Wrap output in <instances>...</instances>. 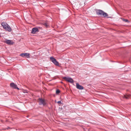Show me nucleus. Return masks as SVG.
<instances>
[{
	"label": "nucleus",
	"mask_w": 131,
	"mask_h": 131,
	"mask_svg": "<svg viewBox=\"0 0 131 131\" xmlns=\"http://www.w3.org/2000/svg\"><path fill=\"white\" fill-rule=\"evenodd\" d=\"M38 29L37 28L35 27L32 28L31 31V33L35 34L36 32H38Z\"/></svg>",
	"instance_id": "obj_7"
},
{
	"label": "nucleus",
	"mask_w": 131,
	"mask_h": 131,
	"mask_svg": "<svg viewBox=\"0 0 131 131\" xmlns=\"http://www.w3.org/2000/svg\"><path fill=\"white\" fill-rule=\"evenodd\" d=\"M39 104L43 105H46V103L44 99L39 98Z\"/></svg>",
	"instance_id": "obj_4"
},
{
	"label": "nucleus",
	"mask_w": 131,
	"mask_h": 131,
	"mask_svg": "<svg viewBox=\"0 0 131 131\" xmlns=\"http://www.w3.org/2000/svg\"><path fill=\"white\" fill-rule=\"evenodd\" d=\"M57 103H58V104H61V101H58V102H57Z\"/></svg>",
	"instance_id": "obj_16"
},
{
	"label": "nucleus",
	"mask_w": 131,
	"mask_h": 131,
	"mask_svg": "<svg viewBox=\"0 0 131 131\" xmlns=\"http://www.w3.org/2000/svg\"><path fill=\"white\" fill-rule=\"evenodd\" d=\"M44 25L46 27L48 26V25L46 23H44Z\"/></svg>",
	"instance_id": "obj_14"
},
{
	"label": "nucleus",
	"mask_w": 131,
	"mask_h": 131,
	"mask_svg": "<svg viewBox=\"0 0 131 131\" xmlns=\"http://www.w3.org/2000/svg\"><path fill=\"white\" fill-rule=\"evenodd\" d=\"M20 56L22 57H25L27 58H30V54L28 53H22L20 55Z\"/></svg>",
	"instance_id": "obj_5"
},
{
	"label": "nucleus",
	"mask_w": 131,
	"mask_h": 131,
	"mask_svg": "<svg viewBox=\"0 0 131 131\" xmlns=\"http://www.w3.org/2000/svg\"><path fill=\"white\" fill-rule=\"evenodd\" d=\"M124 97L125 98L127 99L128 98L129 96H124Z\"/></svg>",
	"instance_id": "obj_13"
},
{
	"label": "nucleus",
	"mask_w": 131,
	"mask_h": 131,
	"mask_svg": "<svg viewBox=\"0 0 131 131\" xmlns=\"http://www.w3.org/2000/svg\"><path fill=\"white\" fill-rule=\"evenodd\" d=\"M23 92L24 93H27L28 92H27V91L26 90H24V91H23Z\"/></svg>",
	"instance_id": "obj_15"
},
{
	"label": "nucleus",
	"mask_w": 131,
	"mask_h": 131,
	"mask_svg": "<svg viewBox=\"0 0 131 131\" xmlns=\"http://www.w3.org/2000/svg\"><path fill=\"white\" fill-rule=\"evenodd\" d=\"M5 42L8 45H13L14 44V42L10 40H6Z\"/></svg>",
	"instance_id": "obj_10"
},
{
	"label": "nucleus",
	"mask_w": 131,
	"mask_h": 131,
	"mask_svg": "<svg viewBox=\"0 0 131 131\" xmlns=\"http://www.w3.org/2000/svg\"><path fill=\"white\" fill-rule=\"evenodd\" d=\"M60 92V91L58 90H57L56 92V94H58Z\"/></svg>",
	"instance_id": "obj_11"
},
{
	"label": "nucleus",
	"mask_w": 131,
	"mask_h": 131,
	"mask_svg": "<svg viewBox=\"0 0 131 131\" xmlns=\"http://www.w3.org/2000/svg\"><path fill=\"white\" fill-rule=\"evenodd\" d=\"M1 25L6 30L9 32L11 31L12 28L6 23L5 22H2V23Z\"/></svg>",
	"instance_id": "obj_1"
},
{
	"label": "nucleus",
	"mask_w": 131,
	"mask_h": 131,
	"mask_svg": "<svg viewBox=\"0 0 131 131\" xmlns=\"http://www.w3.org/2000/svg\"><path fill=\"white\" fill-rule=\"evenodd\" d=\"M76 87L77 89L80 90H83L84 89L83 86L80 85L77 83L76 84Z\"/></svg>",
	"instance_id": "obj_9"
},
{
	"label": "nucleus",
	"mask_w": 131,
	"mask_h": 131,
	"mask_svg": "<svg viewBox=\"0 0 131 131\" xmlns=\"http://www.w3.org/2000/svg\"><path fill=\"white\" fill-rule=\"evenodd\" d=\"M10 86L13 88L15 89H17L18 90H19V89L17 87V86L14 83H12L10 84Z\"/></svg>",
	"instance_id": "obj_8"
},
{
	"label": "nucleus",
	"mask_w": 131,
	"mask_h": 131,
	"mask_svg": "<svg viewBox=\"0 0 131 131\" xmlns=\"http://www.w3.org/2000/svg\"><path fill=\"white\" fill-rule=\"evenodd\" d=\"M6 129H10V128L9 127H8Z\"/></svg>",
	"instance_id": "obj_17"
},
{
	"label": "nucleus",
	"mask_w": 131,
	"mask_h": 131,
	"mask_svg": "<svg viewBox=\"0 0 131 131\" xmlns=\"http://www.w3.org/2000/svg\"><path fill=\"white\" fill-rule=\"evenodd\" d=\"M97 14L98 15H103L104 17L107 16L108 15L106 13L104 12L103 11L101 10H99L96 11Z\"/></svg>",
	"instance_id": "obj_2"
},
{
	"label": "nucleus",
	"mask_w": 131,
	"mask_h": 131,
	"mask_svg": "<svg viewBox=\"0 0 131 131\" xmlns=\"http://www.w3.org/2000/svg\"><path fill=\"white\" fill-rule=\"evenodd\" d=\"M50 60L55 65L58 66L59 65L58 62L53 57H50Z\"/></svg>",
	"instance_id": "obj_3"
},
{
	"label": "nucleus",
	"mask_w": 131,
	"mask_h": 131,
	"mask_svg": "<svg viewBox=\"0 0 131 131\" xmlns=\"http://www.w3.org/2000/svg\"><path fill=\"white\" fill-rule=\"evenodd\" d=\"M123 20L125 21V22H128V20L127 19H123Z\"/></svg>",
	"instance_id": "obj_12"
},
{
	"label": "nucleus",
	"mask_w": 131,
	"mask_h": 131,
	"mask_svg": "<svg viewBox=\"0 0 131 131\" xmlns=\"http://www.w3.org/2000/svg\"><path fill=\"white\" fill-rule=\"evenodd\" d=\"M63 79L65 80L66 81H68L71 83L73 82V80L72 79L70 78H68L66 77H64Z\"/></svg>",
	"instance_id": "obj_6"
}]
</instances>
